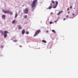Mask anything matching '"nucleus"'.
<instances>
[{
    "mask_svg": "<svg viewBox=\"0 0 78 78\" xmlns=\"http://www.w3.org/2000/svg\"><path fill=\"white\" fill-rule=\"evenodd\" d=\"M51 5H52V4H51Z\"/></svg>",
    "mask_w": 78,
    "mask_h": 78,
    "instance_id": "obj_33",
    "label": "nucleus"
},
{
    "mask_svg": "<svg viewBox=\"0 0 78 78\" xmlns=\"http://www.w3.org/2000/svg\"><path fill=\"white\" fill-rule=\"evenodd\" d=\"M68 17H69V16L68 15H67L66 16V17L67 18Z\"/></svg>",
    "mask_w": 78,
    "mask_h": 78,
    "instance_id": "obj_28",
    "label": "nucleus"
},
{
    "mask_svg": "<svg viewBox=\"0 0 78 78\" xmlns=\"http://www.w3.org/2000/svg\"><path fill=\"white\" fill-rule=\"evenodd\" d=\"M76 6V5H75V6Z\"/></svg>",
    "mask_w": 78,
    "mask_h": 78,
    "instance_id": "obj_37",
    "label": "nucleus"
},
{
    "mask_svg": "<svg viewBox=\"0 0 78 78\" xmlns=\"http://www.w3.org/2000/svg\"><path fill=\"white\" fill-rule=\"evenodd\" d=\"M52 32H53V33H54L55 34L56 33V32H55V30H52Z\"/></svg>",
    "mask_w": 78,
    "mask_h": 78,
    "instance_id": "obj_17",
    "label": "nucleus"
},
{
    "mask_svg": "<svg viewBox=\"0 0 78 78\" xmlns=\"http://www.w3.org/2000/svg\"><path fill=\"white\" fill-rule=\"evenodd\" d=\"M66 20V18H64L63 20Z\"/></svg>",
    "mask_w": 78,
    "mask_h": 78,
    "instance_id": "obj_29",
    "label": "nucleus"
},
{
    "mask_svg": "<svg viewBox=\"0 0 78 78\" xmlns=\"http://www.w3.org/2000/svg\"><path fill=\"white\" fill-rule=\"evenodd\" d=\"M52 8V6H50L49 7V8H48V9H51Z\"/></svg>",
    "mask_w": 78,
    "mask_h": 78,
    "instance_id": "obj_13",
    "label": "nucleus"
},
{
    "mask_svg": "<svg viewBox=\"0 0 78 78\" xmlns=\"http://www.w3.org/2000/svg\"><path fill=\"white\" fill-rule=\"evenodd\" d=\"M0 33L2 34H4V37L5 38H6L7 37V33H8V32L7 31H5V32H3V31L1 30L0 31Z\"/></svg>",
    "mask_w": 78,
    "mask_h": 78,
    "instance_id": "obj_2",
    "label": "nucleus"
},
{
    "mask_svg": "<svg viewBox=\"0 0 78 78\" xmlns=\"http://www.w3.org/2000/svg\"><path fill=\"white\" fill-rule=\"evenodd\" d=\"M51 2L53 4H55V1H52Z\"/></svg>",
    "mask_w": 78,
    "mask_h": 78,
    "instance_id": "obj_18",
    "label": "nucleus"
},
{
    "mask_svg": "<svg viewBox=\"0 0 78 78\" xmlns=\"http://www.w3.org/2000/svg\"><path fill=\"white\" fill-rule=\"evenodd\" d=\"M58 19L57 20L55 21H54V22H55V23H56V22H58Z\"/></svg>",
    "mask_w": 78,
    "mask_h": 78,
    "instance_id": "obj_21",
    "label": "nucleus"
},
{
    "mask_svg": "<svg viewBox=\"0 0 78 78\" xmlns=\"http://www.w3.org/2000/svg\"><path fill=\"white\" fill-rule=\"evenodd\" d=\"M42 42H44V43H47V41H45V40H43L42 41Z\"/></svg>",
    "mask_w": 78,
    "mask_h": 78,
    "instance_id": "obj_12",
    "label": "nucleus"
},
{
    "mask_svg": "<svg viewBox=\"0 0 78 78\" xmlns=\"http://www.w3.org/2000/svg\"><path fill=\"white\" fill-rule=\"evenodd\" d=\"M27 15H26L24 16V18H27Z\"/></svg>",
    "mask_w": 78,
    "mask_h": 78,
    "instance_id": "obj_19",
    "label": "nucleus"
},
{
    "mask_svg": "<svg viewBox=\"0 0 78 78\" xmlns=\"http://www.w3.org/2000/svg\"><path fill=\"white\" fill-rule=\"evenodd\" d=\"M46 32H47V33H48V31H46Z\"/></svg>",
    "mask_w": 78,
    "mask_h": 78,
    "instance_id": "obj_31",
    "label": "nucleus"
},
{
    "mask_svg": "<svg viewBox=\"0 0 78 78\" xmlns=\"http://www.w3.org/2000/svg\"><path fill=\"white\" fill-rule=\"evenodd\" d=\"M17 40H14L13 41V42H17Z\"/></svg>",
    "mask_w": 78,
    "mask_h": 78,
    "instance_id": "obj_23",
    "label": "nucleus"
},
{
    "mask_svg": "<svg viewBox=\"0 0 78 78\" xmlns=\"http://www.w3.org/2000/svg\"><path fill=\"white\" fill-rule=\"evenodd\" d=\"M20 47H22V46L21 45H20Z\"/></svg>",
    "mask_w": 78,
    "mask_h": 78,
    "instance_id": "obj_25",
    "label": "nucleus"
},
{
    "mask_svg": "<svg viewBox=\"0 0 78 78\" xmlns=\"http://www.w3.org/2000/svg\"><path fill=\"white\" fill-rule=\"evenodd\" d=\"M73 16H74L75 15L74 14H73Z\"/></svg>",
    "mask_w": 78,
    "mask_h": 78,
    "instance_id": "obj_32",
    "label": "nucleus"
},
{
    "mask_svg": "<svg viewBox=\"0 0 78 78\" xmlns=\"http://www.w3.org/2000/svg\"><path fill=\"white\" fill-rule=\"evenodd\" d=\"M76 15L74 17H72V18H70V19H73V18H74V17H75L76 16H77V15H78V5H77V9H76Z\"/></svg>",
    "mask_w": 78,
    "mask_h": 78,
    "instance_id": "obj_4",
    "label": "nucleus"
},
{
    "mask_svg": "<svg viewBox=\"0 0 78 78\" xmlns=\"http://www.w3.org/2000/svg\"><path fill=\"white\" fill-rule=\"evenodd\" d=\"M39 33H41V30H37L36 33H35V34L34 35V36H36Z\"/></svg>",
    "mask_w": 78,
    "mask_h": 78,
    "instance_id": "obj_6",
    "label": "nucleus"
},
{
    "mask_svg": "<svg viewBox=\"0 0 78 78\" xmlns=\"http://www.w3.org/2000/svg\"><path fill=\"white\" fill-rule=\"evenodd\" d=\"M63 12V11H62L61 12H59V13H58L57 14L58 16H59V15H60V14H61L62 13V12Z\"/></svg>",
    "mask_w": 78,
    "mask_h": 78,
    "instance_id": "obj_8",
    "label": "nucleus"
},
{
    "mask_svg": "<svg viewBox=\"0 0 78 78\" xmlns=\"http://www.w3.org/2000/svg\"><path fill=\"white\" fill-rule=\"evenodd\" d=\"M52 23H53L51 21L50 22V24H52Z\"/></svg>",
    "mask_w": 78,
    "mask_h": 78,
    "instance_id": "obj_22",
    "label": "nucleus"
},
{
    "mask_svg": "<svg viewBox=\"0 0 78 78\" xmlns=\"http://www.w3.org/2000/svg\"><path fill=\"white\" fill-rule=\"evenodd\" d=\"M67 11H69V8H68L67 9Z\"/></svg>",
    "mask_w": 78,
    "mask_h": 78,
    "instance_id": "obj_24",
    "label": "nucleus"
},
{
    "mask_svg": "<svg viewBox=\"0 0 78 78\" xmlns=\"http://www.w3.org/2000/svg\"><path fill=\"white\" fill-rule=\"evenodd\" d=\"M17 20H14L12 22V23L13 24H14L15 23H17Z\"/></svg>",
    "mask_w": 78,
    "mask_h": 78,
    "instance_id": "obj_7",
    "label": "nucleus"
},
{
    "mask_svg": "<svg viewBox=\"0 0 78 78\" xmlns=\"http://www.w3.org/2000/svg\"><path fill=\"white\" fill-rule=\"evenodd\" d=\"M22 34H25V30H23L22 31Z\"/></svg>",
    "mask_w": 78,
    "mask_h": 78,
    "instance_id": "obj_11",
    "label": "nucleus"
},
{
    "mask_svg": "<svg viewBox=\"0 0 78 78\" xmlns=\"http://www.w3.org/2000/svg\"><path fill=\"white\" fill-rule=\"evenodd\" d=\"M19 30H21L22 29V27L20 26H18Z\"/></svg>",
    "mask_w": 78,
    "mask_h": 78,
    "instance_id": "obj_10",
    "label": "nucleus"
},
{
    "mask_svg": "<svg viewBox=\"0 0 78 78\" xmlns=\"http://www.w3.org/2000/svg\"><path fill=\"white\" fill-rule=\"evenodd\" d=\"M72 8V6H70V8Z\"/></svg>",
    "mask_w": 78,
    "mask_h": 78,
    "instance_id": "obj_30",
    "label": "nucleus"
},
{
    "mask_svg": "<svg viewBox=\"0 0 78 78\" xmlns=\"http://www.w3.org/2000/svg\"><path fill=\"white\" fill-rule=\"evenodd\" d=\"M2 12H4V13H5V14L7 13V14H11L12 15V12H11L8 11H6L5 10H3Z\"/></svg>",
    "mask_w": 78,
    "mask_h": 78,
    "instance_id": "obj_3",
    "label": "nucleus"
},
{
    "mask_svg": "<svg viewBox=\"0 0 78 78\" xmlns=\"http://www.w3.org/2000/svg\"><path fill=\"white\" fill-rule=\"evenodd\" d=\"M5 17L6 16H5V15H3L2 16V18L3 19H5Z\"/></svg>",
    "mask_w": 78,
    "mask_h": 78,
    "instance_id": "obj_9",
    "label": "nucleus"
},
{
    "mask_svg": "<svg viewBox=\"0 0 78 78\" xmlns=\"http://www.w3.org/2000/svg\"><path fill=\"white\" fill-rule=\"evenodd\" d=\"M74 9H75V8H74Z\"/></svg>",
    "mask_w": 78,
    "mask_h": 78,
    "instance_id": "obj_36",
    "label": "nucleus"
},
{
    "mask_svg": "<svg viewBox=\"0 0 78 78\" xmlns=\"http://www.w3.org/2000/svg\"><path fill=\"white\" fill-rule=\"evenodd\" d=\"M53 14V13L51 12V14Z\"/></svg>",
    "mask_w": 78,
    "mask_h": 78,
    "instance_id": "obj_27",
    "label": "nucleus"
},
{
    "mask_svg": "<svg viewBox=\"0 0 78 78\" xmlns=\"http://www.w3.org/2000/svg\"><path fill=\"white\" fill-rule=\"evenodd\" d=\"M57 6V5H55V6L53 7V8H56Z\"/></svg>",
    "mask_w": 78,
    "mask_h": 78,
    "instance_id": "obj_16",
    "label": "nucleus"
},
{
    "mask_svg": "<svg viewBox=\"0 0 78 78\" xmlns=\"http://www.w3.org/2000/svg\"><path fill=\"white\" fill-rule=\"evenodd\" d=\"M58 19H59V17L58 18Z\"/></svg>",
    "mask_w": 78,
    "mask_h": 78,
    "instance_id": "obj_35",
    "label": "nucleus"
},
{
    "mask_svg": "<svg viewBox=\"0 0 78 78\" xmlns=\"http://www.w3.org/2000/svg\"><path fill=\"white\" fill-rule=\"evenodd\" d=\"M23 12L24 14L28 13V9L26 8L23 10Z\"/></svg>",
    "mask_w": 78,
    "mask_h": 78,
    "instance_id": "obj_5",
    "label": "nucleus"
},
{
    "mask_svg": "<svg viewBox=\"0 0 78 78\" xmlns=\"http://www.w3.org/2000/svg\"><path fill=\"white\" fill-rule=\"evenodd\" d=\"M26 34H29V32H28V31L27 32H26Z\"/></svg>",
    "mask_w": 78,
    "mask_h": 78,
    "instance_id": "obj_20",
    "label": "nucleus"
},
{
    "mask_svg": "<svg viewBox=\"0 0 78 78\" xmlns=\"http://www.w3.org/2000/svg\"><path fill=\"white\" fill-rule=\"evenodd\" d=\"M68 12V13H70V12Z\"/></svg>",
    "mask_w": 78,
    "mask_h": 78,
    "instance_id": "obj_34",
    "label": "nucleus"
},
{
    "mask_svg": "<svg viewBox=\"0 0 78 78\" xmlns=\"http://www.w3.org/2000/svg\"><path fill=\"white\" fill-rule=\"evenodd\" d=\"M18 16V14H17V13H16L15 16V18H16L17 17V16Z\"/></svg>",
    "mask_w": 78,
    "mask_h": 78,
    "instance_id": "obj_14",
    "label": "nucleus"
},
{
    "mask_svg": "<svg viewBox=\"0 0 78 78\" xmlns=\"http://www.w3.org/2000/svg\"><path fill=\"white\" fill-rule=\"evenodd\" d=\"M3 47H4L3 46H2V45L1 46L2 48H3Z\"/></svg>",
    "mask_w": 78,
    "mask_h": 78,
    "instance_id": "obj_26",
    "label": "nucleus"
},
{
    "mask_svg": "<svg viewBox=\"0 0 78 78\" xmlns=\"http://www.w3.org/2000/svg\"><path fill=\"white\" fill-rule=\"evenodd\" d=\"M55 3L56 4V5H57V6H58V2L57 1H56Z\"/></svg>",
    "mask_w": 78,
    "mask_h": 78,
    "instance_id": "obj_15",
    "label": "nucleus"
},
{
    "mask_svg": "<svg viewBox=\"0 0 78 78\" xmlns=\"http://www.w3.org/2000/svg\"><path fill=\"white\" fill-rule=\"evenodd\" d=\"M37 0H34L33 2H32L31 6L32 8V11H33L34 8L37 5Z\"/></svg>",
    "mask_w": 78,
    "mask_h": 78,
    "instance_id": "obj_1",
    "label": "nucleus"
}]
</instances>
